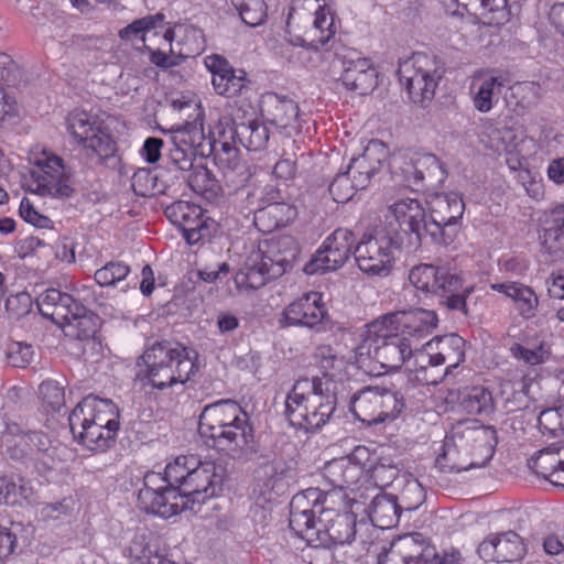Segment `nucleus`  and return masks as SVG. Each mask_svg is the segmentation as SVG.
Listing matches in <instances>:
<instances>
[{"label": "nucleus", "instance_id": "nucleus-1", "mask_svg": "<svg viewBox=\"0 0 564 564\" xmlns=\"http://www.w3.org/2000/svg\"><path fill=\"white\" fill-rule=\"evenodd\" d=\"M314 361L322 376L296 380L285 399L290 423L305 431H316L329 421L348 376L349 361L335 347L318 346Z\"/></svg>", "mask_w": 564, "mask_h": 564}, {"label": "nucleus", "instance_id": "nucleus-2", "mask_svg": "<svg viewBox=\"0 0 564 564\" xmlns=\"http://www.w3.org/2000/svg\"><path fill=\"white\" fill-rule=\"evenodd\" d=\"M354 499L347 491L308 488L291 500L290 527L310 543L324 546L348 544L356 534Z\"/></svg>", "mask_w": 564, "mask_h": 564}, {"label": "nucleus", "instance_id": "nucleus-3", "mask_svg": "<svg viewBox=\"0 0 564 564\" xmlns=\"http://www.w3.org/2000/svg\"><path fill=\"white\" fill-rule=\"evenodd\" d=\"M198 431L208 446L237 458L253 451V430L247 413L234 401L206 405Z\"/></svg>", "mask_w": 564, "mask_h": 564}, {"label": "nucleus", "instance_id": "nucleus-4", "mask_svg": "<svg viewBox=\"0 0 564 564\" xmlns=\"http://www.w3.org/2000/svg\"><path fill=\"white\" fill-rule=\"evenodd\" d=\"M194 351L178 343H158L148 348L138 361L137 381L142 388L164 390L189 380Z\"/></svg>", "mask_w": 564, "mask_h": 564}, {"label": "nucleus", "instance_id": "nucleus-5", "mask_svg": "<svg viewBox=\"0 0 564 564\" xmlns=\"http://www.w3.org/2000/svg\"><path fill=\"white\" fill-rule=\"evenodd\" d=\"M74 294L48 289L39 297L41 314L59 325L65 334L79 340L94 338L97 332V318L87 311L84 303L94 301L90 288L80 286Z\"/></svg>", "mask_w": 564, "mask_h": 564}, {"label": "nucleus", "instance_id": "nucleus-6", "mask_svg": "<svg viewBox=\"0 0 564 564\" xmlns=\"http://www.w3.org/2000/svg\"><path fill=\"white\" fill-rule=\"evenodd\" d=\"M74 437L91 451H105L115 441L119 429V411L109 399L84 398L69 414Z\"/></svg>", "mask_w": 564, "mask_h": 564}, {"label": "nucleus", "instance_id": "nucleus-7", "mask_svg": "<svg viewBox=\"0 0 564 564\" xmlns=\"http://www.w3.org/2000/svg\"><path fill=\"white\" fill-rule=\"evenodd\" d=\"M496 431L490 426L479 425L476 421L457 423L451 437L445 442L444 455L457 456L455 468L466 471L487 465L495 453Z\"/></svg>", "mask_w": 564, "mask_h": 564}, {"label": "nucleus", "instance_id": "nucleus-8", "mask_svg": "<svg viewBox=\"0 0 564 564\" xmlns=\"http://www.w3.org/2000/svg\"><path fill=\"white\" fill-rule=\"evenodd\" d=\"M29 161L33 167L25 180L28 192L51 198L72 195L73 171L62 158L46 148L35 145L29 153Z\"/></svg>", "mask_w": 564, "mask_h": 564}, {"label": "nucleus", "instance_id": "nucleus-9", "mask_svg": "<svg viewBox=\"0 0 564 564\" xmlns=\"http://www.w3.org/2000/svg\"><path fill=\"white\" fill-rule=\"evenodd\" d=\"M65 127L74 142L89 158L104 162L115 156L117 144L104 119L83 110H74L66 116Z\"/></svg>", "mask_w": 564, "mask_h": 564}, {"label": "nucleus", "instance_id": "nucleus-10", "mask_svg": "<svg viewBox=\"0 0 564 564\" xmlns=\"http://www.w3.org/2000/svg\"><path fill=\"white\" fill-rule=\"evenodd\" d=\"M398 75L412 101L424 105L433 99L443 69L433 56L415 53L400 62Z\"/></svg>", "mask_w": 564, "mask_h": 564}, {"label": "nucleus", "instance_id": "nucleus-11", "mask_svg": "<svg viewBox=\"0 0 564 564\" xmlns=\"http://www.w3.org/2000/svg\"><path fill=\"white\" fill-rule=\"evenodd\" d=\"M293 246L294 241L291 238L284 237L275 245L271 243L267 251L261 249L253 252L246 261L243 267L235 275V284L240 291L257 290L263 286L270 279L282 275L285 271V265L289 263L290 258L294 257V250H290L288 254H279L272 258L268 253H274L275 250L280 251L278 246Z\"/></svg>", "mask_w": 564, "mask_h": 564}, {"label": "nucleus", "instance_id": "nucleus-12", "mask_svg": "<svg viewBox=\"0 0 564 564\" xmlns=\"http://www.w3.org/2000/svg\"><path fill=\"white\" fill-rule=\"evenodd\" d=\"M399 247L397 234L377 228L365 234L355 247V261L360 271L370 276H387L394 261V250Z\"/></svg>", "mask_w": 564, "mask_h": 564}, {"label": "nucleus", "instance_id": "nucleus-13", "mask_svg": "<svg viewBox=\"0 0 564 564\" xmlns=\"http://www.w3.org/2000/svg\"><path fill=\"white\" fill-rule=\"evenodd\" d=\"M403 406V399L397 391L378 386L364 388L350 402L352 414L368 425L395 419Z\"/></svg>", "mask_w": 564, "mask_h": 564}, {"label": "nucleus", "instance_id": "nucleus-14", "mask_svg": "<svg viewBox=\"0 0 564 564\" xmlns=\"http://www.w3.org/2000/svg\"><path fill=\"white\" fill-rule=\"evenodd\" d=\"M161 474L151 473L144 477V487L139 490L138 505L148 513L162 518H170L183 510L192 508L187 506L184 496L175 487L163 486Z\"/></svg>", "mask_w": 564, "mask_h": 564}, {"label": "nucleus", "instance_id": "nucleus-15", "mask_svg": "<svg viewBox=\"0 0 564 564\" xmlns=\"http://www.w3.org/2000/svg\"><path fill=\"white\" fill-rule=\"evenodd\" d=\"M427 236L438 245H448L455 236L454 226L463 217L465 204L458 193L436 195L430 203Z\"/></svg>", "mask_w": 564, "mask_h": 564}, {"label": "nucleus", "instance_id": "nucleus-16", "mask_svg": "<svg viewBox=\"0 0 564 564\" xmlns=\"http://www.w3.org/2000/svg\"><path fill=\"white\" fill-rule=\"evenodd\" d=\"M459 554L438 556L434 546L427 544L421 534L400 538L390 550L379 557V564H457Z\"/></svg>", "mask_w": 564, "mask_h": 564}, {"label": "nucleus", "instance_id": "nucleus-17", "mask_svg": "<svg viewBox=\"0 0 564 564\" xmlns=\"http://www.w3.org/2000/svg\"><path fill=\"white\" fill-rule=\"evenodd\" d=\"M465 359V340L456 334L437 336L423 344L415 354V365L421 369L445 366L442 380Z\"/></svg>", "mask_w": 564, "mask_h": 564}, {"label": "nucleus", "instance_id": "nucleus-18", "mask_svg": "<svg viewBox=\"0 0 564 564\" xmlns=\"http://www.w3.org/2000/svg\"><path fill=\"white\" fill-rule=\"evenodd\" d=\"M355 242L349 229L338 228L332 232L304 267L306 274L325 273L340 269L349 259Z\"/></svg>", "mask_w": 564, "mask_h": 564}, {"label": "nucleus", "instance_id": "nucleus-19", "mask_svg": "<svg viewBox=\"0 0 564 564\" xmlns=\"http://www.w3.org/2000/svg\"><path fill=\"white\" fill-rule=\"evenodd\" d=\"M225 475L226 469L221 464L198 458L195 470L192 471L184 491L181 492L187 506L191 501L200 503L217 496L221 490Z\"/></svg>", "mask_w": 564, "mask_h": 564}, {"label": "nucleus", "instance_id": "nucleus-20", "mask_svg": "<svg viewBox=\"0 0 564 564\" xmlns=\"http://www.w3.org/2000/svg\"><path fill=\"white\" fill-rule=\"evenodd\" d=\"M387 327H397L403 337L410 338L415 348L422 339L429 336L437 326L436 313L430 310L415 308L411 311H399L381 317Z\"/></svg>", "mask_w": 564, "mask_h": 564}, {"label": "nucleus", "instance_id": "nucleus-21", "mask_svg": "<svg viewBox=\"0 0 564 564\" xmlns=\"http://www.w3.org/2000/svg\"><path fill=\"white\" fill-rule=\"evenodd\" d=\"M387 337L378 341L373 358L377 360V375L381 371H393L400 369L411 357L415 358L416 350L410 338L403 337L397 327H387Z\"/></svg>", "mask_w": 564, "mask_h": 564}, {"label": "nucleus", "instance_id": "nucleus-22", "mask_svg": "<svg viewBox=\"0 0 564 564\" xmlns=\"http://www.w3.org/2000/svg\"><path fill=\"white\" fill-rule=\"evenodd\" d=\"M486 137L487 140H482L485 145L498 154L505 153L507 164L513 171L522 166L529 145L533 142L520 128H495Z\"/></svg>", "mask_w": 564, "mask_h": 564}, {"label": "nucleus", "instance_id": "nucleus-23", "mask_svg": "<svg viewBox=\"0 0 564 564\" xmlns=\"http://www.w3.org/2000/svg\"><path fill=\"white\" fill-rule=\"evenodd\" d=\"M368 459V448L358 446L350 455L327 462L323 475L334 486L333 489L346 491L345 488L358 484L364 477Z\"/></svg>", "mask_w": 564, "mask_h": 564}, {"label": "nucleus", "instance_id": "nucleus-24", "mask_svg": "<svg viewBox=\"0 0 564 564\" xmlns=\"http://www.w3.org/2000/svg\"><path fill=\"white\" fill-rule=\"evenodd\" d=\"M410 283L426 294H440L441 291H457L459 273L445 267L422 263L409 272Z\"/></svg>", "mask_w": 564, "mask_h": 564}, {"label": "nucleus", "instance_id": "nucleus-25", "mask_svg": "<svg viewBox=\"0 0 564 564\" xmlns=\"http://www.w3.org/2000/svg\"><path fill=\"white\" fill-rule=\"evenodd\" d=\"M387 326L382 318H378L366 325L358 335L355 346L351 348L348 361L365 373L377 376V360L373 352L378 341L388 336Z\"/></svg>", "mask_w": 564, "mask_h": 564}, {"label": "nucleus", "instance_id": "nucleus-26", "mask_svg": "<svg viewBox=\"0 0 564 564\" xmlns=\"http://www.w3.org/2000/svg\"><path fill=\"white\" fill-rule=\"evenodd\" d=\"M506 78L502 74L492 70L476 72L469 85L471 104L480 113L490 112L500 100Z\"/></svg>", "mask_w": 564, "mask_h": 564}, {"label": "nucleus", "instance_id": "nucleus-27", "mask_svg": "<svg viewBox=\"0 0 564 564\" xmlns=\"http://www.w3.org/2000/svg\"><path fill=\"white\" fill-rule=\"evenodd\" d=\"M204 63L212 73V84L218 95L231 98L241 95L248 88L247 73L234 68L224 57L210 55Z\"/></svg>", "mask_w": 564, "mask_h": 564}, {"label": "nucleus", "instance_id": "nucleus-28", "mask_svg": "<svg viewBox=\"0 0 564 564\" xmlns=\"http://www.w3.org/2000/svg\"><path fill=\"white\" fill-rule=\"evenodd\" d=\"M326 310L318 292H308L289 304L280 318L284 326L314 327L325 317Z\"/></svg>", "mask_w": 564, "mask_h": 564}, {"label": "nucleus", "instance_id": "nucleus-29", "mask_svg": "<svg viewBox=\"0 0 564 564\" xmlns=\"http://www.w3.org/2000/svg\"><path fill=\"white\" fill-rule=\"evenodd\" d=\"M393 217L398 225L414 234L419 240L427 236V214L422 202L401 198L389 206L387 218Z\"/></svg>", "mask_w": 564, "mask_h": 564}, {"label": "nucleus", "instance_id": "nucleus-30", "mask_svg": "<svg viewBox=\"0 0 564 564\" xmlns=\"http://www.w3.org/2000/svg\"><path fill=\"white\" fill-rule=\"evenodd\" d=\"M387 158L388 149L381 141H369L362 154L354 158L348 166L351 176L356 177V186L366 188L371 177L382 169Z\"/></svg>", "mask_w": 564, "mask_h": 564}, {"label": "nucleus", "instance_id": "nucleus-31", "mask_svg": "<svg viewBox=\"0 0 564 564\" xmlns=\"http://www.w3.org/2000/svg\"><path fill=\"white\" fill-rule=\"evenodd\" d=\"M529 464L536 475L564 488V444L554 443L539 451Z\"/></svg>", "mask_w": 564, "mask_h": 564}, {"label": "nucleus", "instance_id": "nucleus-32", "mask_svg": "<svg viewBox=\"0 0 564 564\" xmlns=\"http://www.w3.org/2000/svg\"><path fill=\"white\" fill-rule=\"evenodd\" d=\"M253 116L256 110L251 105L242 104L238 108L236 118L242 121L238 124L237 135L249 151H259L267 145L270 132L268 127Z\"/></svg>", "mask_w": 564, "mask_h": 564}, {"label": "nucleus", "instance_id": "nucleus-33", "mask_svg": "<svg viewBox=\"0 0 564 564\" xmlns=\"http://www.w3.org/2000/svg\"><path fill=\"white\" fill-rule=\"evenodd\" d=\"M174 224L182 227L184 237L189 243H195L204 237L206 229L203 219V209L188 202L180 200L171 205L166 210Z\"/></svg>", "mask_w": 564, "mask_h": 564}, {"label": "nucleus", "instance_id": "nucleus-34", "mask_svg": "<svg viewBox=\"0 0 564 564\" xmlns=\"http://www.w3.org/2000/svg\"><path fill=\"white\" fill-rule=\"evenodd\" d=\"M377 72L368 58L345 59L340 77L346 89L365 95L377 84Z\"/></svg>", "mask_w": 564, "mask_h": 564}, {"label": "nucleus", "instance_id": "nucleus-35", "mask_svg": "<svg viewBox=\"0 0 564 564\" xmlns=\"http://www.w3.org/2000/svg\"><path fill=\"white\" fill-rule=\"evenodd\" d=\"M263 119L280 129L292 128L299 118L297 105L274 94H267L261 99Z\"/></svg>", "mask_w": 564, "mask_h": 564}, {"label": "nucleus", "instance_id": "nucleus-36", "mask_svg": "<svg viewBox=\"0 0 564 564\" xmlns=\"http://www.w3.org/2000/svg\"><path fill=\"white\" fill-rule=\"evenodd\" d=\"M163 43L159 45L161 50L163 46H170L171 52L173 41H176L181 46L178 54L189 56L199 54L204 48L203 33L199 29L193 25L178 24L164 31L162 35Z\"/></svg>", "mask_w": 564, "mask_h": 564}, {"label": "nucleus", "instance_id": "nucleus-37", "mask_svg": "<svg viewBox=\"0 0 564 564\" xmlns=\"http://www.w3.org/2000/svg\"><path fill=\"white\" fill-rule=\"evenodd\" d=\"M457 4L454 13H468L485 23L499 24L507 17V0H449Z\"/></svg>", "mask_w": 564, "mask_h": 564}, {"label": "nucleus", "instance_id": "nucleus-38", "mask_svg": "<svg viewBox=\"0 0 564 564\" xmlns=\"http://www.w3.org/2000/svg\"><path fill=\"white\" fill-rule=\"evenodd\" d=\"M291 10H303L314 14L313 26L319 32L317 42L327 43L335 34L334 19L325 0H293Z\"/></svg>", "mask_w": 564, "mask_h": 564}, {"label": "nucleus", "instance_id": "nucleus-39", "mask_svg": "<svg viewBox=\"0 0 564 564\" xmlns=\"http://www.w3.org/2000/svg\"><path fill=\"white\" fill-rule=\"evenodd\" d=\"M490 289L513 300L520 313L530 317L538 306V297L532 289L517 282L492 283Z\"/></svg>", "mask_w": 564, "mask_h": 564}, {"label": "nucleus", "instance_id": "nucleus-40", "mask_svg": "<svg viewBox=\"0 0 564 564\" xmlns=\"http://www.w3.org/2000/svg\"><path fill=\"white\" fill-rule=\"evenodd\" d=\"M564 236V203L554 206L546 215L539 234L541 246L547 252H555L557 241Z\"/></svg>", "mask_w": 564, "mask_h": 564}, {"label": "nucleus", "instance_id": "nucleus-41", "mask_svg": "<svg viewBox=\"0 0 564 564\" xmlns=\"http://www.w3.org/2000/svg\"><path fill=\"white\" fill-rule=\"evenodd\" d=\"M198 457L196 455L177 456L170 462L164 469V482L175 487L178 492L184 491L188 477L197 466Z\"/></svg>", "mask_w": 564, "mask_h": 564}, {"label": "nucleus", "instance_id": "nucleus-42", "mask_svg": "<svg viewBox=\"0 0 564 564\" xmlns=\"http://www.w3.org/2000/svg\"><path fill=\"white\" fill-rule=\"evenodd\" d=\"M169 133L171 134V141L173 145L183 147L195 151L197 147L202 145L205 139L203 111L197 113V117L193 122H187L178 127H172L169 130Z\"/></svg>", "mask_w": 564, "mask_h": 564}, {"label": "nucleus", "instance_id": "nucleus-43", "mask_svg": "<svg viewBox=\"0 0 564 564\" xmlns=\"http://www.w3.org/2000/svg\"><path fill=\"white\" fill-rule=\"evenodd\" d=\"M510 355L528 366H539L549 361L551 349L543 340L513 343L509 348Z\"/></svg>", "mask_w": 564, "mask_h": 564}, {"label": "nucleus", "instance_id": "nucleus-44", "mask_svg": "<svg viewBox=\"0 0 564 564\" xmlns=\"http://www.w3.org/2000/svg\"><path fill=\"white\" fill-rule=\"evenodd\" d=\"M164 15L162 13H156L152 15H147L141 19L134 20L127 26L120 30L119 36L124 41H135L140 40L144 46H147V35L149 33H153V35H158V30L163 26Z\"/></svg>", "mask_w": 564, "mask_h": 564}, {"label": "nucleus", "instance_id": "nucleus-45", "mask_svg": "<svg viewBox=\"0 0 564 564\" xmlns=\"http://www.w3.org/2000/svg\"><path fill=\"white\" fill-rule=\"evenodd\" d=\"M498 562H512L520 560L525 554V546L519 534L506 532L497 535Z\"/></svg>", "mask_w": 564, "mask_h": 564}, {"label": "nucleus", "instance_id": "nucleus-46", "mask_svg": "<svg viewBox=\"0 0 564 564\" xmlns=\"http://www.w3.org/2000/svg\"><path fill=\"white\" fill-rule=\"evenodd\" d=\"M296 208L286 203H273L258 210L256 221H263L265 218L273 220L274 227H284L296 217Z\"/></svg>", "mask_w": 564, "mask_h": 564}, {"label": "nucleus", "instance_id": "nucleus-47", "mask_svg": "<svg viewBox=\"0 0 564 564\" xmlns=\"http://www.w3.org/2000/svg\"><path fill=\"white\" fill-rule=\"evenodd\" d=\"M241 20L250 26L260 25L267 17L264 0H234Z\"/></svg>", "mask_w": 564, "mask_h": 564}, {"label": "nucleus", "instance_id": "nucleus-48", "mask_svg": "<svg viewBox=\"0 0 564 564\" xmlns=\"http://www.w3.org/2000/svg\"><path fill=\"white\" fill-rule=\"evenodd\" d=\"M130 268L120 261H110L95 272V280L100 286H112L127 278Z\"/></svg>", "mask_w": 564, "mask_h": 564}, {"label": "nucleus", "instance_id": "nucleus-49", "mask_svg": "<svg viewBox=\"0 0 564 564\" xmlns=\"http://www.w3.org/2000/svg\"><path fill=\"white\" fill-rule=\"evenodd\" d=\"M357 189L361 188L356 186V177L351 176L349 170L338 174L329 185V193L337 203L348 202Z\"/></svg>", "mask_w": 564, "mask_h": 564}, {"label": "nucleus", "instance_id": "nucleus-50", "mask_svg": "<svg viewBox=\"0 0 564 564\" xmlns=\"http://www.w3.org/2000/svg\"><path fill=\"white\" fill-rule=\"evenodd\" d=\"M538 425L543 434L561 435L564 432V408L542 411L538 417Z\"/></svg>", "mask_w": 564, "mask_h": 564}, {"label": "nucleus", "instance_id": "nucleus-51", "mask_svg": "<svg viewBox=\"0 0 564 564\" xmlns=\"http://www.w3.org/2000/svg\"><path fill=\"white\" fill-rule=\"evenodd\" d=\"M491 394L484 388H474L463 400L464 410L469 414L487 413L491 409Z\"/></svg>", "mask_w": 564, "mask_h": 564}, {"label": "nucleus", "instance_id": "nucleus-52", "mask_svg": "<svg viewBox=\"0 0 564 564\" xmlns=\"http://www.w3.org/2000/svg\"><path fill=\"white\" fill-rule=\"evenodd\" d=\"M34 357L33 347L21 341H13L7 346L6 360L8 365L15 368H25Z\"/></svg>", "mask_w": 564, "mask_h": 564}, {"label": "nucleus", "instance_id": "nucleus-53", "mask_svg": "<svg viewBox=\"0 0 564 564\" xmlns=\"http://www.w3.org/2000/svg\"><path fill=\"white\" fill-rule=\"evenodd\" d=\"M220 148L216 149V161L218 165L226 171H237L241 165L239 150L229 142H220Z\"/></svg>", "mask_w": 564, "mask_h": 564}, {"label": "nucleus", "instance_id": "nucleus-54", "mask_svg": "<svg viewBox=\"0 0 564 564\" xmlns=\"http://www.w3.org/2000/svg\"><path fill=\"white\" fill-rule=\"evenodd\" d=\"M414 165L421 173L415 174V184L423 181L426 176L434 175L440 171L441 165L438 159L431 153L413 152Z\"/></svg>", "mask_w": 564, "mask_h": 564}, {"label": "nucleus", "instance_id": "nucleus-55", "mask_svg": "<svg viewBox=\"0 0 564 564\" xmlns=\"http://www.w3.org/2000/svg\"><path fill=\"white\" fill-rule=\"evenodd\" d=\"M414 161L413 152L394 155L391 161L393 173H399L404 177L405 182L415 184V174L417 173V170L414 165ZM419 173L421 172L419 171Z\"/></svg>", "mask_w": 564, "mask_h": 564}, {"label": "nucleus", "instance_id": "nucleus-56", "mask_svg": "<svg viewBox=\"0 0 564 564\" xmlns=\"http://www.w3.org/2000/svg\"><path fill=\"white\" fill-rule=\"evenodd\" d=\"M40 394L43 401L53 410H58L64 405V389L55 380L43 381L40 386Z\"/></svg>", "mask_w": 564, "mask_h": 564}, {"label": "nucleus", "instance_id": "nucleus-57", "mask_svg": "<svg viewBox=\"0 0 564 564\" xmlns=\"http://www.w3.org/2000/svg\"><path fill=\"white\" fill-rule=\"evenodd\" d=\"M20 216L29 224L41 229L53 228V221L40 214L29 198H23L19 207Z\"/></svg>", "mask_w": 564, "mask_h": 564}, {"label": "nucleus", "instance_id": "nucleus-58", "mask_svg": "<svg viewBox=\"0 0 564 564\" xmlns=\"http://www.w3.org/2000/svg\"><path fill=\"white\" fill-rule=\"evenodd\" d=\"M470 285H464L463 275L459 273V288L457 291H441L438 295L446 299L445 304L451 310H464L465 299L471 292Z\"/></svg>", "mask_w": 564, "mask_h": 564}, {"label": "nucleus", "instance_id": "nucleus-59", "mask_svg": "<svg viewBox=\"0 0 564 564\" xmlns=\"http://www.w3.org/2000/svg\"><path fill=\"white\" fill-rule=\"evenodd\" d=\"M547 293L556 300H564V271L551 273L546 280ZM557 318L564 322V306L557 310Z\"/></svg>", "mask_w": 564, "mask_h": 564}, {"label": "nucleus", "instance_id": "nucleus-60", "mask_svg": "<svg viewBox=\"0 0 564 564\" xmlns=\"http://www.w3.org/2000/svg\"><path fill=\"white\" fill-rule=\"evenodd\" d=\"M69 499L45 503L41 507L40 517L43 520H58L70 514L72 506Z\"/></svg>", "mask_w": 564, "mask_h": 564}, {"label": "nucleus", "instance_id": "nucleus-61", "mask_svg": "<svg viewBox=\"0 0 564 564\" xmlns=\"http://www.w3.org/2000/svg\"><path fill=\"white\" fill-rule=\"evenodd\" d=\"M195 151L173 145L170 150L171 162L181 171H188L193 166Z\"/></svg>", "mask_w": 564, "mask_h": 564}, {"label": "nucleus", "instance_id": "nucleus-62", "mask_svg": "<svg viewBox=\"0 0 564 564\" xmlns=\"http://www.w3.org/2000/svg\"><path fill=\"white\" fill-rule=\"evenodd\" d=\"M18 482L6 477H0V505L15 506L18 503Z\"/></svg>", "mask_w": 564, "mask_h": 564}, {"label": "nucleus", "instance_id": "nucleus-63", "mask_svg": "<svg viewBox=\"0 0 564 564\" xmlns=\"http://www.w3.org/2000/svg\"><path fill=\"white\" fill-rule=\"evenodd\" d=\"M163 141L159 138H148L142 147L141 154L148 163H156L161 158Z\"/></svg>", "mask_w": 564, "mask_h": 564}, {"label": "nucleus", "instance_id": "nucleus-64", "mask_svg": "<svg viewBox=\"0 0 564 564\" xmlns=\"http://www.w3.org/2000/svg\"><path fill=\"white\" fill-rule=\"evenodd\" d=\"M546 175L555 185H564V156L553 159L549 163Z\"/></svg>", "mask_w": 564, "mask_h": 564}]
</instances>
